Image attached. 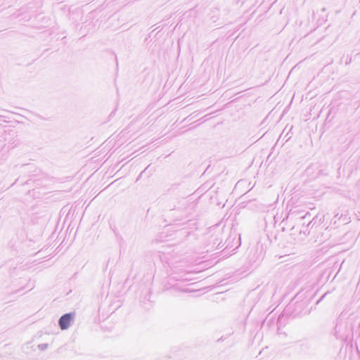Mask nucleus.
<instances>
[{"label": "nucleus", "mask_w": 360, "mask_h": 360, "mask_svg": "<svg viewBox=\"0 0 360 360\" xmlns=\"http://www.w3.org/2000/svg\"><path fill=\"white\" fill-rule=\"evenodd\" d=\"M310 300H302L300 302H293L291 301L284 309L281 315L278 318V321L281 322L283 317H292L295 318L301 314H307L310 313L313 308V305L308 307L310 304Z\"/></svg>", "instance_id": "f257e3e1"}, {"label": "nucleus", "mask_w": 360, "mask_h": 360, "mask_svg": "<svg viewBox=\"0 0 360 360\" xmlns=\"http://www.w3.org/2000/svg\"><path fill=\"white\" fill-rule=\"evenodd\" d=\"M75 314L69 312L62 315L58 319V326L61 330H67L71 326L75 319Z\"/></svg>", "instance_id": "f03ea898"}, {"label": "nucleus", "mask_w": 360, "mask_h": 360, "mask_svg": "<svg viewBox=\"0 0 360 360\" xmlns=\"http://www.w3.org/2000/svg\"><path fill=\"white\" fill-rule=\"evenodd\" d=\"M313 339H303L299 342L298 352L302 354H308L311 350Z\"/></svg>", "instance_id": "7ed1b4c3"}, {"label": "nucleus", "mask_w": 360, "mask_h": 360, "mask_svg": "<svg viewBox=\"0 0 360 360\" xmlns=\"http://www.w3.org/2000/svg\"><path fill=\"white\" fill-rule=\"evenodd\" d=\"M314 219V218H313V219H312L311 221H309V222L308 223V224H307V226H304V227L302 228V229H301V230H300V235H301V234H302V233H303L304 236H307V235H309V234L310 231H309V226H311V227H313V226H314V224H315V223H313Z\"/></svg>", "instance_id": "20e7f679"}, {"label": "nucleus", "mask_w": 360, "mask_h": 360, "mask_svg": "<svg viewBox=\"0 0 360 360\" xmlns=\"http://www.w3.org/2000/svg\"><path fill=\"white\" fill-rule=\"evenodd\" d=\"M171 290L174 292H188V290L186 288H181L178 285H174L171 288Z\"/></svg>", "instance_id": "39448f33"}, {"label": "nucleus", "mask_w": 360, "mask_h": 360, "mask_svg": "<svg viewBox=\"0 0 360 360\" xmlns=\"http://www.w3.org/2000/svg\"><path fill=\"white\" fill-rule=\"evenodd\" d=\"M49 347V345L46 344V343H44V344H39L38 345V348L41 350V351H44L45 349H46Z\"/></svg>", "instance_id": "423d86ee"}, {"label": "nucleus", "mask_w": 360, "mask_h": 360, "mask_svg": "<svg viewBox=\"0 0 360 360\" xmlns=\"http://www.w3.org/2000/svg\"><path fill=\"white\" fill-rule=\"evenodd\" d=\"M303 119H304V121H307L308 120H309V114H304L303 115Z\"/></svg>", "instance_id": "0eeeda50"}, {"label": "nucleus", "mask_w": 360, "mask_h": 360, "mask_svg": "<svg viewBox=\"0 0 360 360\" xmlns=\"http://www.w3.org/2000/svg\"><path fill=\"white\" fill-rule=\"evenodd\" d=\"M312 169H312L311 167H307V169H306V172H307V174H309V173H311V171Z\"/></svg>", "instance_id": "6e6552de"}, {"label": "nucleus", "mask_w": 360, "mask_h": 360, "mask_svg": "<svg viewBox=\"0 0 360 360\" xmlns=\"http://www.w3.org/2000/svg\"><path fill=\"white\" fill-rule=\"evenodd\" d=\"M311 110H312V106H311L310 108H309V115H311Z\"/></svg>", "instance_id": "1a4fd4ad"}, {"label": "nucleus", "mask_w": 360, "mask_h": 360, "mask_svg": "<svg viewBox=\"0 0 360 360\" xmlns=\"http://www.w3.org/2000/svg\"><path fill=\"white\" fill-rule=\"evenodd\" d=\"M30 181H31V179L28 180L26 183L27 184H30Z\"/></svg>", "instance_id": "9d476101"}, {"label": "nucleus", "mask_w": 360, "mask_h": 360, "mask_svg": "<svg viewBox=\"0 0 360 360\" xmlns=\"http://www.w3.org/2000/svg\"><path fill=\"white\" fill-rule=\"evenodd\" d=\"M315 295V293H314L313 295H311V299Z\"/></svg>", "instance_id": "9b49d317"}, {"label": "nucleus", "mask_w": 360, "mask_h": 360, "mask_svg": "<svg viewBox=\"0 0 360 360\" xmlns=\"http://www.w3.org/2000/svg\"><path fill=\"white\" fill-rule=\"evenodd\" d=\"M310 142H311V143L312 144V140H311V138H310Z\"/></svg>", "instance_id": "f8f14e48"}]
</instances>
